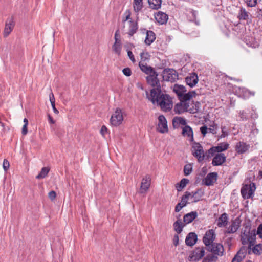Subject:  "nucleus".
Instances as JSON below:
<instances>
[{
	"mask_svg": "<svg viewBox=\"0 0 262 262\" xmlns=\"http://www.w3.org/2000/svg\"><path fill=\"white\" fill-rule=\"evenodd\" d=\"M146 95L149 101L153 104L156 102L164 111H169L172 107L171 98L168 95L162 93L159 88L151 89L150 93L146 91Z\"/></svg>",
	"mask_w": 262,
	"mask_h": 262,
	"instance_id": "1",
	"label": "nucleus"
},
{
	"mask_svg": "<svg viewBox=\"0 0 262 262\" xmlns=\"http://www.w3.org/2000/svg\"><path fill=\"white\" fill-rule=\"evenodd\" d=\"M192 154L196 158L199 162H202L205 157H208L207 152H205L202 145L196 142H194L192 146Z\"/></svg>",
	"mask_w": 262,
	"mask_h": 262,
	"instance_id": "2",
	"label": "nucleus"
},
{
	"mask_svg": "<svg viewBox=\"0 0 262 262\" xmlns=\"http://www.w3.org/2000/svg\"><path fill=\"white\" fill-rule=\"evenodd\" d=\"M173 91L177 94L179 100H190L192 98L193 94H194V92L186 93L185 87L179 84L174 85Z\"/></svg>",
	"mask_w": 262,
	"mask_h": 262,
	"instance_id": "3",
	"label": "nucleus"
},
{
	"mask_svg": "<svg viewBox=\"0 0 262 262\" xmlns=\"http://www.w3.org/2000/svg\"><path fill=\"white\" fill-rule=\"evenodd\" d=\"M123 23L124 25H126L128 27L127 34L129 36H133L138 30V25L137 22L132 20L130 15L128 13L123 19Z\"/></svg>",
	"mask_w": 262,
	"mask_h": 262,
	"instance_id": "4",
	"label": "nucleus"
},
{
	"mask_svg": "<svg viewBox=\"0 0 262 262\" xmlns=\"http://www.w3.org/2000/svg\"><path fill=\"white\" fill-rule=\"evenodd\" d=\"M205 255L204 248L196 247L190 252L188 260L192 261H198L200 260Z\"/></svg>",
	"mask_w": 262,
	"mask_h": 262,
	"instance_id": "5",
	"label": "nucleus"
},
{
	"mask_svg": "<svg viewBox=\"0 0 262 262\" xmlns=\"http://www.w3.org/2000/svg\"><path fill=\"white\" fill-rule=\"evenodd\" d=\"M180 102L177 103L174 107V111L176 114H180L185 112L191 113L189 107L190 100H180Z\"/></svg>",
	"mask_w": 262,
	"mask_h": 262,
	"instance_id": "6",
	"label": "nucleus"
},
{
	"mask_svg": "<svg viewBox=\"0 0 262 262\" xmlns=\"http://www.w3.org/2000/svg\"><path fill=\"white\" fill-rule=\"evenodd\" d=\"M123 120V116L122 110L118 108L112 114L110 119V123L113 126H118L122 123Z\"/></svg>",
	"mask_w": 262,
	"mask_h": 262,
	"instance_id": "7",
	"label": "nucleus"
},
{
	"mask_svg": "<svg viewBox=\"0 0 262 262\" xmlns=\"http://www.w3.org/2000/svg\"><path fill=\"white\" fill-rule=\"evenodd\" d=\"M163 78L165 81L173 82L178 79V74L173 69H166L163 72Z\"/></svg>",
	"mask_w": 262,
	"mask_h": 262,
	"instance_id": "8",
	"label": "nucleus"
},
{
	"mask_svg": "<svg viewBox=\"0 0 262 262\" xmlns=\"http://www.w3.org/2000/svg\"><path fill=\"white\" fill-rule=\"evenodd\" d=\"M209 251L217 256H222L224 254V249L222 244L213 243L209 247Z\"/></svg>",
	"mask_w": 262,
	"mask_h": 262,
	"instance_id": "9",
	"label": "nucleus"
},
{
	"mask_svg": "<svg viewBox=\"0 0 262 262\" xmlns=\"http://www.w3.org/2000/svg\"><path fill=\"white\" fill-rule=\"evenodd\" d=\"M151 184V178L149 175H146L142 179L139 192L146 193L148 190Z\"/></svg>",
	"mask_w": 262,
	"mask_h": 262,
	"instance_id": "10",
	"label": "nucleus"
},
{
	"mask_svg": "<svg viewBox=\"0 0 262 262\" xmlns=\"http://www.w3.org/2000/svg\"><path fill=\"white\" fill-rule=\"evenodd\" d=\"M158 74L155 72L154 73L146 77V80L149 84L154 87L152 89H159L161 90L160 82L157 78Z\"/></svg>",
	"mask_w": 262,
	"mask_h": 262,
	"instance_id": "11",
	"label": "nucleus"
},
{
	"mask_svg": "<svg viewBox=\"0 0 262 262\" xmlns=\"http://www.w3.org/2000/svg\"><path fill=\"white\" fill-rule=\"evenodd\" d=\"M157 130L161 133H167L168 130L167 120L165 117L162 115L158 117Z\"/></svg>",
	"mask_w": 262,
	"mask_h": 262,
	"instance_id": "12",
	"label": "nucleus"
},
{
	"mask_svg": "<svg viewBox=\"0 0 262 262\" xmlns=\"http://www.w3.org/2000/svg\"><path fill=\"white\" fill-rule=\"evenodd\" d=\"M191 195V192L186 191L184 194L182 196L181 202L179 203L175 207V211L179 212L182 208L186 206L188 203V200Z\"/></svg>",
	"mask_w": 262,
	"mask_h": 262,
	"instance_id": "13",
	"label": "nucleus"
},
{
	"mask_svg": "<svg viewBox=\"0 0 262 262\" xmlns=\"http://www.w3.org/2000/svg\"><path fill=\"white\" fill-rule=\"evenodd\" d=\"M229 145L227 143L223 142L219 144L217 146L211 147L208 150L209 155L213 156L214 152H221L227 150Z\"/></svg>",
	"mask_w": 262,
	"mask_h": 262,
	"instance_id": "14",
	"label": "nucleus"
},
{
	"mask_svg": "<svg viewBox=\"0 0 262 262\" xmlns=\"http://www.w3.org/2000/svg\"><path fill=\"white\" fill-rule=\"evenodd\" d=\"M215 238V235L214 230L212 229L209 230L206 232L203 237V243L206 246H208L212 243Z\"/></svg>",
	"mask_w": 262,
	"mask_h": 262,
	"instance_id": "15",
	"label": "nucleus"
},
{
	"mask_svg": "<svg viewBox=\"0 0 262 262\" xmlns=\"http://www.w3.org/2000/svg\"><path fill=\"white\" fill-rule=\"evenodd\" d=\"M198 75L195 73H192L185 78V81L190 87H194L198 82Z\"/></svg>",
	"mask_w": 262,
	"mask_h": 262,
	"instance_id": "16",
	"label": "nucleus"
},
{
	"mask_svg": "<svg viewBox=\"0 0 262 262\" xmlns=\"http://www.w3.org/2000/svg\"><path fill=\"white\" fill-rule=\"evenodd\" d=\"M14 27V23L12 18H9L6 20L3 32L4 37H7L12 31Z\"/></svg>",
	"mask_w": 262,
	"mask_h": 262,
	"instance_id": "17",
	"label": "nucleus"
},
{
	"mask_svg": "<svg viewBox=\"0 0 262 262\" xmlns=\"http://www.w3.org/2000/svg\"><path fill=\"white\" fill-rule=\"evenodd\" d=\"M217 174L216 172H211L208 173L206 177L203 180V184L206 186L213 185L216 181Z\"/></svg>",
	"mask_w": 262,
	"mask_h": 262,
	"instance_id": "18",
	"label": "nucleus"
},
{
	"mask_svg": "<svg viewBox=\"0 0 262 262\" xmlns=\"http://www.w3.org/2000/svg\"><path fill=\"white\" fill-rule=\"evenodd\" d=\"M226 159V157L225 156L224 154L218 153L214 157L212 161V164L213 166L221 165L225 162Z\"/></svg>",
	"mask_w": 262,
	"mask_h": 262,
	"instance_id": "19",
	"label": "nucleus"
},
{
	"mask_svg": "<svg viewBox=\"0 0 262 262\" xmlns=\"http://www.w3.org/2000/svg\"><path fill=\"white\" fill-rule=\"evenodd\" d=\"M182 129L183 136L187 137L190 142H193V132L192 128L188 125H185Z\"/></svg>",
	"mask_w": 262,
	"mask_h": 262,
	"instance_id": "20",
	"label": "nucleus"
},
{
	"mask_svg": "<svg viewBox=\"0 0 262 262\" xmlns=\"http://www.w3.org/2000/svg\"><path fill=\"white\" fill-rule=\"evenodd\" d=\"M248 253L249 254L253 253L256 255H260L262 253V244H255L251 247H248Z\"/></svg>",
	"mask_w": 262,
	"mask_h": 262,
	"instance_id": "21",
	"label": "nucleus"
},
{
	"mask_svg": "<svg viewBox=\"0 0 262 262\" xmlns=\"http://www.w3.org/2000/svg\"><path fill=\"white\" fill-rule=\"evenodd\" d=\"M204 194V191L201 189H199L196 191L191 192L189 198L191 199L192 203H196L201 200Z\"/></svg>",
	"mask_w": 262,
	"mask_h": 262,
	"instance_id": "22",
	"label": "nucleus"
},
{
	"mask_svg": "<svg viewBox=\"0 0 262 262\" xmlns=\"http://www.w3.org/2000/svg\"><path fill=\"white\" fill-rule=\"evenodd\" d=\"M155 18L158 23L163 25L166 23L168 17L166 13L159 11L155 14Z\"/></svg>",
	"mask_w": 262,
	"mask_h": 262,
	"instance_id": "23",
	"label": "nucleus"
},
{
	"mask_svg": "<svg viewBox=\"0 0 262 262\" xmlns=\"http://www.w3.org/2000/svg\"><path fill=\"white\" fill-rule=\"evenodd\" d=\"M256 230H253L249 232L248 235H247V243H248V247H251L254 246L256 243Z\"/></svg>",
	"mask_w": 262,
	"mask_h": 262,
	"instance_id": "24",
	"label": "nucleus"
},
{
	"mask_svg": "<svg viewBox=\"0 0 262 262\" xmlns=\"http://www.w3.org/2000/svg\"><path fill=\"white\" fill-rule=\"evenodd\" d=\"M239 225V219L237 218L232 221L231 225L227 228V232L228 233H233L235 232L238 229Z\"/></svg>",
	"mask_w": 262,
	"mask_h": 262,
	"instance_id": "25",
	"label": "nucleus"
},
{
	"mask_svg": "<svg viewBox=\"0 0 262 262\" xmlns=\"http://www.w3.org/2000/svg\"><path fill=\"white\" fill-rule=\"evenodd\" d=\"M197 241V236L193 232L189 233L185 239L186 244L188 246H192L194 245Z\"/></svg>",
	"mask_w": 262,
	"mask_h": 262,
	"instance_id": "26",
	"label": "nucleus"
},
{
	"mask_svg": "<svg viewBox=\"0 0 262 262\" xmlns=\"http://www.w3.org/2000/svg\"><path fill=\"white\" fill-rule=\"evenodd\" d=\"M139 66L142 71L146 74L150 75L155 72L152 67L147 66L146 63H142V62H140Z\"/></svg>",
	"mask_w": 262,
	"mask_h": 262,
	"instance_id": "27",
	"label": "nucleus"
},
{
	"mask_svg": "<svg viewBox=\"0 0 262 262\" xmlns=\"http://www.w3.org/2000/svg\"><path fill=\"white\" fill-rule=\"evenodd\" d=\"M198 216V213L196 211H192L185 214L183 217L184 222L186 224L192 222Z\"/></svg>",
	"mask_w": 262,
	"mask_h": 262,
	"instance_id": "28",
	"label": "nucleus"
},
{
	"mask_svg": "<svg viewBox=\"0 0 262 262\" xmlns=\"http://www.w3.org/2000/svg\"><path fill=\"white\" fill-rule=\"evenodd\" d=\"M156 36L155 33L152 31H147L145 39L146 45H150L155 40Z\"/></svg>",
	"mask_w": 262,
	"mask_h": 262,
	"instance_id": "29",
	"label": "nucleus"
},
{
	"mask_svg": "<svg viewBox=\"0 0 262 262\" xmlns=\"http://www.w3.org/2000/svg\"><path fill=\"white\" fill-rule=\"evenodd\" d=\"M256 185L254 183H251L248 185L247 184V199L252 198L256 190Z\"/></svg>",
	"mask_w": 262,
	"mask_h": 262,
	"instance_id": "30",
	"label": "nucleus"
},
{
	"mask_svg": "<svg viewBox=\"0 0 262 262\" xmlns=\"http://www.w3.org/2000/svg\"><path fill=\"white\" fill-rule=\"evenodd\" d=\"M228 215L226 213L222 214L217 220V226L219 227H225L228 223Z\"/></svg>",
	"mask_w": 262,
	"mask_h": 262,
	"instance_id": "31",
	"label": "nucleus"
},
{
	"mask_svg": "<svg viewBox=\"0 0 262 262\" xmlns=\"http://www.w3.org/2000/svg\"><path fill=\"white\" fill-rule=\"evenodd\" d=\"M121 41H115L112 46V50L113 52L118 56H119L121 54Z\"/></svg>",
	"mask_w": 262,
	"mask_h": 262,
	"instance_id": "32",
	"label": "nucleus"
},
{
	"mask_svg": "<svg viewBox=\"0 0 262 262\" xmlns=\"http://www.w3.org/2000/svg\"><path fill=\"white\" fill-rule=\"evenodd\" d=\"M245 249L242 248L232 259V262H240L245 256Z\"/></svg>",
	"mask_w": 262,
	"mask_h": 262,
	"instance_id": "33",
	"label": "nucleus"
},
{
	"mask_svg": "<svg viewBox=\"0 0 262 262\" xmlns=\"http://www.w3.org/2000/svg\"><path fill=\"white\" fill-rule=\"evenodd\" d=\"M184 225L181 220H178L173 224V228L177 234H180L182 231Z\"/></svg>",
	"mask_w": 262,
	"mask_h": 262,
	"instance_id": "34",
	"label": "nucleus"
},
{
	"mask_svg": "<svg viewBox=\"0 0 262 262\" xmlns=\"http://www.w3.org/2000/svg\"><path fill=\"white\" fill-rule=\"evenodd\" d=\"M149 7L152 9H158L161 6V0H148Z\"/></svg>",
	"mask_w": 262,
	"mask_h": 262,
	"instance_id": "35",
	"label": "nucleus"
},
{
	"mask_svg": "<svg viewBox=\"0 0 262 262\" xmlns=\"http://www.w3.org/2000/svg\"><path fill=\"white\" fill-rule=\"evenodd\" d=\"M143 6V0H134L133 7L134 11L138 13L141 10Z\"/></svg>",
	"mask_w": 262,
	"mask_h": 262,
	"instance_id": "36",
	"label": "nucleus"
},
{
	"mask_svg": "<svg viewBox=\"0 0 262 262\" xmlns=\"http://www.w3.org/2000/svg\"><path fill=\"white\" fill-rule=\"evenodd\" d=\"M233 30L236 32L237 34H243L246 31V27L244 24L239 23L236 25H234Z\"/></svg>",
	"mask_w": 262,
	"mask_h": 262,
	"instance_id": "37",
	"label": "nucleus"
},
{
	"mask_svg": "<svg viewBox=\"0 0 262 262\" xmlns=\"http://www.w3.org/2000/svg\"><path fill=\"white\" fill-rule=\"evenodd\" d=\"M172 123L173 126L182 125L184 126L186 125V121L185 119L180 117H176L173 119Z\"/></svg>",
	"mask_w": 262,
	"mask_h": 262,
	"instance_id": "38",
	"label": "nucleus"
},
{
	"mask_svg": "<svg viewBox=\"0 0 262 262\" xmlns=\"http://www.w3.org/2000/svg\"><path fill=\"white\" fill-rule=\"evenodd\" d=\"M189 183V180L187 179H182L180 183H177L176 187L178 191H181Z\"/></svg>",
	"mask_w": 262,
	"mask_h": 262,
	"instance_id": "39",
	"label": "nucleus"
},
{
	"mask_svg": "<svg viewBox=\"0 0 262 262\" xmlns=\"http://www.w3.org/2000/svg\"><path fill=\"white\" fill-rule=\"evenodd\" d=\"M235 150L238 154H243L246 151V144L243 142L237 143Z\"/></svg>",
	"mask_w": 262,
	"mask_h": 262,
	"instance_id": "40",
	"label": "nucleus"
},
{
	"mask_svg": "<svg viewBox=\"0 0 262 262\" xmlns=\"http://www.w3.org/2000/svg\"><path fill=\"white\" fill-rule=\"evenodd\" d=\"M50 171V168L47 167L42 168L39 173L36 176V178L37 179L45 178L48 174Z\"/></svg>",
	"mask_w": 262,
	"mask_h": 262,
	"instance_id": "41",
	"label": "nucleus"
},
{
	"mask_svg": "<svg viewBox=\"0 0 262 262\" xmlns=\"http://www.w3.org/2000/svg\"><path fill=\"white\" fill-rule=\"evenodd\" d=\"M218 259V256L214 254H208L203 260L202 262H216Z\"/></svg>",
	"mask_w": 262,
	"mask_h": 262,
	"instance_id": "42",
	"label": "nucleus"
},
{
	"mask_svg": "<svg viewBox=\"0 0 262 262\" xmlns=\"http://www.w3.org/2000/svg\"><path fill=\"white\" fill-rule=\"evenodd\" d=\"M49 99L54 112L56 114H58L59 111L55 107V100L54 94L52 92L49 95Z\"/></svg>",
	"mask_w": 262,
	"mask_h": 262,
	"instance_id": "43",
	"label": "nucleus"
},
{
	"mask_svg": "<svg viewBox=\"0 0 262 262\" xmlns=\"http://www.w3.org/2000/svg\"><path fill=\"white\" fill-rule=\"evenodd\" d=\"M140 55L141 58L140 62H142V63H144V62L148 60L150 58V55L147 52H142L140 53Z\"/></svg>",
	"mask_w": 262,
	"mask_h": 262,
	"instance_id": "44",
	"label": "nucleus"
},
{
	"mask_svg": "<svg viewBox=\"0 0 262 262\" xmlns=\"http://www.w3.org/2000/svg\"><path fill=\"white\" fill-rule=\"evenodd\" d=\"M192 171V165L191 164H188L185 165L184 167V173L185 176L189 175Z\"/></svg>",
	"mask_w": 262,
	"mask_h": 262,
	"instance_id": "45",
	"label": "nucleus"
},
{
	"mask_svg": "<svg viewBox=\"0 0 262 262\" xmlns=\"http://www.w3.org/2000/svg\"><path fill=\"white\" fill-rule=\"evenodd\" d=\"M257 3V0H247V6L249 7H254Z\"/></svg>",
	"mask_w": 262,
	"mask_h": 262,
	"instance_id": "46",
	"label": "nucleus"
},
{
	"mask_svg": "<svg viewBox=\"0 0 262 262\" xmlns=\"http://www.w3.org/2000/svg\"><path fill=\"white\" fill-rule=\"evenodd\" d=\"M9 166H10V164H9V161L6 159H4V161H3V167L4 170L5 171H7L9 168Z\"/></svg>",
	"mask_w": 262,
	"mask_h": 262,
	"instance_id": "47",
	"label": "nucleus"
},
{
	"mask_svg": "<svg viewBox=\"0 0 262 262\" xmlns=\"http://www.w3.org/2000/svg\"><path fill=\"white\" fill-rule=\"evenodd\" d=\"M241 13L238 15V18L240 20H245L246 19V11L245 9H243L241 10Z\"/></svg>",
	"mask_w": 262,
	"mask_h": 262,
	"instance_id": "48",
	"label": "nucleus"
},
{
	"mask_svg": "<svg viewBox=\"0 0 262 262\" xmlns=\"http://www.w3.org/2000/svg\"><path fill=\"white\" fill-rule=\"evenodd\" d=\"M256 234H257L260 238H262V224H260L256 231Z\"/></svg>",
	"mask_w": 262,
	"mask_h": 262,
	"instance_id": "49",
	"label": "nucleus"
},
{
	"mask_svg": "<svg viewBox=\"0 0 262 262\" xmlns=\"http://www.w3.org/2000/svg\"><path fill=\"white\" fill-rule=\"evenodd\" d=\"M122 72L126 76H129L131 75V70L128 68L123 69Z\"/></svg>",
	"mask_w": 262,
	"mask_h": 262,
	"instance_id": "50",
	"label": "nucleus"
},
{
	"mask_svg": "<svg viewBox=\"0 0 262 262\" xmlns=\"http://www.w3.org/2000/svg\"><path fill=\"white\" fill-rule=\"evenodd\" d=\"M49 198L52 200H54L56 196V193L54 191H51L48 194Z\"/></svg>",
	"mask_w": 262,
	"mask_h": 262,
	"instance_id": "51",
	"label": "nucleus"
},
{
	"mask_svg": "<svg viewBox=\"0 0 262 262\" xmlns=\"http://www.w3.org/2000/svg\"><path fill=\"white\" fill-rule=\"evenodd\" d=\"M208 128L206 126H203L200 127V131L201 133L205 136L207 133Z\"/></svg>",
	"mask_w": 262,
	"mask_h": 262,
	"instance_id": "52",
	"label": "nucleus"
},
{
	"mask_svg": "<svg viewBox=\"0 0 262 262\" xmlns=\"http://www.w3.org/2000/svg\"><path fill=\"white\" fill-rule=\"evenodd\" d=\"M241 194L244 199L246 198V184H243L241 189Z\"/></svg>",
	"mask_w": 262,
	"mask_h": 262,
	"instance_id": "53",
	"label": "nucleus"
},
{
	"mask_svg": "<svg viewBox=\"0 0 262 262\" xmlns=\"http://www.w3.org/2000/svg\"><path fill=\"white\" fill-rule=\"evenodd\" d=\"M127 55H128V56L129 57V59L132 60V61L134 63L136 60H135V59L134 58V55H133L132 52L130 51H128Z\"/></svg>",
	"mask_w": 262,
	"mask_h": 262,
	"instance_id": "54",
	"label": "nucleus"
},
{
	"mask_svg": "<svg viewBox=\"0 0 262 262\" xmlns=\"http://www.w3.org/2000/svg\"><path fill=\"white\" fill-rule=\"evenodd\" d=\"M119 38L120 35L119 34V31L117 30L116 31L114 36L115 41H121V40L119 39Z\"/></svg>",
	"mask_w": 262,
	"mask_h": 262,
	"instance_id": "55",
	"label": "nucleus"
},
{
	"mask_svg": "<svg viewBox=\"0 0 262 262\" xmlns=\"http://www.w3.org/2000/svg\"><path fill=\"white\" fill-rule=\"evenodd\" d=\"M107 129L106 127L105 126L103 125L101 127V128L100 130V133L102 134V135L104 136V135L107 132Z\"/></svg>",
	"mask_w": 262,
	"mask_h": 262,
	"instance_id": "56",
	"label": "nucleus"
},
{
	"mask_svg": "<svg viewBox=\"0 0 262 262\" xmlns=\"http://www.w3.org/2000/svg\"><path fill=\"white\" fill-rule=\"evenodd\" d=\"M179 243V236L178 234H176L173 237V244L176 246Z\"/></svg>",
	"mask_w": 262,
	"mask_h": 262,
	"instance_id": "57",
	"label": "nucleus"
},
{
	"mask_svg": "<svg viewBox=\"0 0 262 262\" xmlns=\"http://www.w3.org/2000/svg\"><path fill=\"white\" fill-rule=\"evenodd\" d=\"M27 126L28 125H23V127L22 128V131H21L22 134L23 135H26L28 133Z\"/></svg>",
	"mask_w": 262,
	"mask_h": 262,
	"instance_id": "58",
	"label": "nucleus"
},
{
	"mask_svg": "<svg viewBox=\"0 0 262 262\" xmlns=\"http://www.w3.org/2000/svg\"><path fill=\"white\" fill-rule=\"evenodd\" d=\"M243 235L242 236V244L243 245H245L246 244V239L244 238V236L246 235V231L244 230L243 233H242Z\"/></svg>",
	"mask_w": 262,
	"mask_h": 262,
	"instance_id": "59",
	"label": "nucleus"
},
{
	"mask_svg": "<svg viewBox=\"0 0 262 262\" xmlns=\"http://www.w3.org/2000/svg\"><path fill=\"white\" fill-rule=\"evenodd\" d=\"M225 126L222 127V132L223 133L222 136H223V137H225L226 135H227V132L225 131Z\"/></svg>",
	"mask_w": 262,
	"mask_h": 262,
	"instance_id": "60",
	"label": "nucleus"
},
{
	"mask_svg": "<svg viewBox=\"0 0 262 262\" xmlns=\"http://www.w3.org/2000/svg\"><path fill=\"white\" fill-rule=\"evenodd\" d=\"M257 17L259 19H262V10H260L257 12Z\"/></svg>",
	"mask_w": 262,
	"mask_h": 262,
	"instance_id": "61",
	"label": "nucleus"
},
{
	"mask_svg": "<svg viewBox=\"0 0 262 262\" xmlns=\"http://www.w3.org/2000/svg\"><path fill=\"white\" fill-rule=\"evenodd\" d=\"M136 85H137V87L138 88V89H141V90H143V86L142 85V84L140 82H138L137 84H136Z\"/></svg>",
	"mask_w": 262,
	"mask_h": 262,
	"instance_id": "62",
	"label": "nucleus"
},
{
	"mask_svg": "<svg viewBox=\"0 0 262 262\" xmlns=\"http://www.w3.org/2000/svg\"><path fill=\"white\" fill-rule=\"evenodd\" d=\"M48 119L50 123L54 124L55 123V121L53 120V119L52 118V117H51L50 115H48Z\"/></svg>",
	"mask_w": 262,
	"mask_h": 262,
	"instance_id": "63",
	"label": "nucleus"
},
{
	"mask_svg": "<svg viewBox=\"0 0 262 262\" xmlns=\"http://www.w3.org/2000/svg\"><path fill=\"white\" fill-rule=\"evenodd\" d=\"M251 117L253 119H255L257 118L258 115L255 112H254L251 114Z\"/></svg>",
	"mask_w": 262,
	"mask_h": 262,
	"instance_id": "64",
	"label": "nucleus"
}]
</instances>
